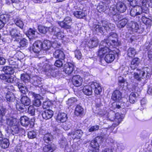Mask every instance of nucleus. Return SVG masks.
Returning a JSON list of instances; mask_svg holds the SVG:
<instances>
[{"instance_id": "obj_11", "label": "nucleus", "mask_w": 152, "mask_h": 152, "mask_svg": "<svg viewBox=\"0 0 152 152\" xmlns=\"http://www.w3.org/2000/svg\"><path fill=\"white\" fill-rule=\"evenodd\" d=\"M42 42L40 41H36L33 44L32 51L35 53H38L42 48Z\"/></svg>"}, {"instance_id": "obj_50", "label": "nucleus", "mask_w": 152, "mask_h": 152, "mask_svg": "<svg viewBox=\"0 0 152 152\" xmlns=\"http://www.w3.org/2000/svg\"><path fill=\"white\" fill-rule=\"evenodd\" d=\"M117 9L114 7H111L109 10L108 14L110 16H114L117 14Z\"/></svg>"}, {"instance_id": "obj_13", "label": "nucleus", "mask_w": 152, "mask_h": 152, "mask_svg": "<svg viewBox=\"0 0 152 152\" xmlns=\"http://www.w3.org/2000/svg\"><path fill=\"white\" fill-rule=\"evenodd\" d=\"M149 70L148 68H144L141 70H138L139 74L142 77V78H145V77L147 78L149 77L150 74L148 72V70Z\"/></svg>"}, {"instance_id": "obj_17", "label": "nucleus", "mask_w": 152, "mask_h": 152, "mask_svg": "<svg viewBox=\"0 0 152 152\" xmlns=\"http://www.w3.org/2000/svg\"><path fill=\"white\" fill-rule=\"evenodd\" d=\"M53 53V56L56 58L63 60L65 58V55L64 52L59 49L55 50Z\"/></svg>"}, {"instance_id": "obj_49", "label": "nucleus", "mask_w": 152, "mask_h": 152, "mask_svg": "<svg viewBox=\"0 0 152 152\" xmlns=\"http://www.w3.org/2000/svg\"><path fill=\"white\" fill-rule=\"evenodd\" d=\"M89 148L98 150L99 145L98 142L94 140L91 142L89 145Z\"/></svg>"}, {"instance_id": "obj_54", "label": "nucleus", "mask_w": 152, "mask_h": 152, "mask_svg": "<svg viewBox=\"0 0 152 152\" xmlns=\"http://www.w3.org/2000/svg\"><path fill=\"white\" fill-rule=\"evenodd\" d=\"M37 136L36 132L34 131H30L28 132V136L29 139H34Z\"/></svg>"}, {"instance_id": "obj_5", "label": "nucleus", "mask_w": 152, "mask_h": 152, "mask_svg": "<svg viewBox=\"0 0 152 152\" xmlns=\"http://www.w3.org/2000/svg\"><path fill=\"white\" fill-rule=\"evenodd\" d=\"M42 49L44 50H47L49 49L51 45L52 47L55 49L56 48H58L59 45L56 44L55 43H53L52 45L51 42L49 40H45L43 43L42 42Z\"/></svg>"}, {"instance_id": "obj_61", "label": "nucleus", "mask_w": 152, "mask_h": 152, "mask_svg": "<svg viewBox=\"0 0 152 152\" xmlns=\"http://www.w3.org/2000/svg\"><path fill=\"white\" fill-rule=\"evenodd\" d=\"M99 126L97 125L91 126L88 130L90 132H92L98 130L99 129Z\"/></svg>"}, {"instance_id": "obj_38", "label": "nucleus", "mask_w": 152, "mask_h": 152, "mask_svg": "<svg viewBox=\"0 0 152 152\" xmlns=\"http://www.w3.org/2000/svg\"><path fill=\"white\" fill-rule=\"evenodd\" d=\"M73 14L75 16L78 18H83L85 17L86 15L82 11H76L74 12Z\"/></svg>"}, {"instance_id": "obj_35", "label": "nucleus", "mask_w": 152, "mask_h": 152, "mask_svg": "<svg viewBox=\"0 0 152 152\" xmlns=\"http://www.w3.org/2000/svg\"><path fill=\"white\" fill-rule=\"evenodd\" d=\"M37 32L35 30L29 28V29L26 32V34L29 39H32L35 37V33Z\"/></svg>"}, {"instance_id": "obj_14", "label": "nucleus", "mask_w": 152, "mask_h": 152, "mask_svg": "<svg viewBox=\"0 0 152 152\" xmlns=\"http://www.w3.org/2000/svg\"><path fill=\"white\" fill-rule=\"evenodd\" d=\"M81 78L79 75H75L73 76L72 79V82L73 84L76 87H78L82 85Z\"/></svg>"}, {"instance_id": "obj_31", "label": "nucleus", "mask_w": 152, "mask_h": 152, "mask_svg": "<svg viewBox=\"0 0 152 152\" xmlns=\"http://www.w3.org/2000/svg\"><path fill=\"white\" fill-rule=\"evenodd\" d=\"M26 106L22 103H17L16 107L17 109L21 113L26 112L27 110Z\"/></svg>"}, {"instance_id": "obj_40", "label": "nucleus", "mask_w": 152, "mask_h": 152, "mask_svg": "<svg viewBox=\"0 0 152 152\" xmlns=\"http://www.w3.org/2000/svg\"><path fill=\"white\" fill-rule=\"evenodd\" d=\"M1 145L2 148H7L9 146V140L7 139H4L1 140Z\"/></svg>"}, {"instance_id": "obj_8", "label": "nucleus", "mask_w": 152, "mask_h": 152, "mask_svg": "<svg viewBox=\"0 0 152 152\" xmlns=\"http://www.w3.org/2000/svg\"><path fill=\"white\" fill-rule=\"evenodd\" d=\"M115 40V38H112L111 37H108V39H104L102 41L103 42H104L107 43V45L109 46L111 45L113 47H115L116 46H118L119 45V43L118 42V40L117 38V41H115V42L113 40Z\"/></svg>"}, {"instance_id": "obj_46", "label": "nucleus", "mask_w": 152, "mask_h": 152, "mask_svg": "<svg viewBox=\"0 0 152 152\" xmlns=\"http://www.w3.org/2000/svg\"><path fill=\"white\" fill-rule=\"evenodd\" d=\"M50 28H47L42 26H38V29L39 31L41 33L45 34L46 33L48 30L50 31Z\"/></svg>"}, {"instance_id": "obj_9", "label": "nucleus", "mask_w": 152, "mask_h": 152, "mask_svg": "<svg viewBox=\"0 0 152 152\" xmlns=\"http://www.w3.org/2000/svg\"><path fill=\"white\" fill-rule=\"evenodd\" d=\"M91 87H92V89H94V92L95 94L97 95L100 94L102 89L99 83L96 82H92Z\"/></svg>"}, {"instance_id": "obj_62", "label": "nucleus", "mask_w": 152, "mask_h": 152, "mask_svg": "<svg viewBox=\"0 0 152 152\" xmlns=\"http://www.w3.org/2000/svg\"><path fill=\"white\" fill-rule=\"evenodd\" d=\"M75 57L78 59H80L82 58V54L79 50H77L75 51Z\"/></svg>"}, {"instance_id": "obj_30", "label": "nucleus", "mask_w": 152, "mask_h": 152, "mask_svg": "<svg viewBox=\"0 0 152 152\" xmlns=\"http://www.w3.org/2000/svg\"><path fill=\"white\" fill-rule=\"evenodd\" d=\"M2 70L7 74H12L15 72L14 69L12 67L7 66L4 67Z\"/></svg>"}, {"instance_id": "obj_6", "label": "nucleus", "mask_w": 152, "mask_h": 152, "mask_svg": "<svg viewBox=\"0 0 152 152\" xmlns=\"http://www.w3.org/2000/svg\"><path fill=\"white\" fill-rule=\"evenodd\" d=\"M83 134V132L80 129L75 130L72 131L71 132L68 134V135L70 136L72 138L80 139L82 137Z\"/></svg>"}, {"instance_id": "obj_37", "label": "nucleus", "mask_w": 152, "mask_h": 152, "mask_svg": "<svg viewBox=\"0 0 152 152\" xmlns=\"http://www.w3.org/2000/svg\"><path fill=\"white\" fill-rule=\"evenodd\" d=\"M17 122L16 119L12 118H7V124L8 125L10 126H14L17 124Z\"/></svg>"}, {"instance_id": "obj_22", "label": "nucleus", "mask_w": 152, "mask_h": 152, "mask_svg": "<svg viewBox=\"0 0 152 152\" xmlns=\"http://www.w3.org/2000/svg\"><path fill=\"white\" fill-rule=\"evenodd\" d=\"M16 85L18 87L19 91L21 93L26 94V92H27L28 89L26 86L24 84L18 82L16 83Z\"/></svg>"}, {"instance_id": "obj_28", "label": "nucleus", "mask_w": 152, "mask_h": 152, "mask_svg": "<svg viewBox=\"0 0 152 152\" xmlns=\"http://www.w3.org/2000/svg\"><path fill=\"white\" fill-rule=\"evenodd\" d=\"M106 3V1H102L99 4V5L97 7V10L98 12H104L106 13L107 12L106 11V5L105 4Z\"/></svg>"}, {"instance_id": "obj_32", "label": "nucleus", "mask_w": 152, "mask_h": 152, "mask_svg": "<svg viewBox=\"0 0 152 152\" xmlns=\"http://www.w3.org/2000/svg\"><path fill=\"white\" fill-rule=\"evenodd\" d=\"M115 58V56L113 54L108 53L106 55L104 59L107 63H109L112 62Z\"/></svg>"}, {"instance_id": "obj_26", "label": "nucleus", "mask_w": 152, "mask_h": 152, "mask_svg": "<svg viewBox=\"0 0 152 152\" xmlns=\"http://www.w3.org/2000/svg\"><path fill=\"white\" fill-rule=\"evenodd\" d=\"M83 91L84 94L87 96L91 95L92 93V87H91V83L90 86H86L83 89Z\"/></svg>"}, {"instance_id": "obj_20", "label": "nucleus", "mask_w": 152, "mask_h": 152, "mask_svg": "<svg viewBox=\"0 0 152 152\" xmlns=\"http://www.w3.org/2000/svg\"><path fill=\"white\" fill-rule=\"evenodd\" d=\"M128 25L132 30L133 31L135 32H140V29L139 28V26L137 23L134 21H131L128 23Z\"/></svg>"}, {"instance_id": "obj_60", "label": "nucleus", "mask_w": 152, "mask_h": 152, "mask_svg": "<svg viewBox=\"0 0 152 152\" xmlns=\"http://www.w3.org/2000/svg\"><path fill=\"white\" fill-rule=\"evenodd\" d=\"M112 105L113 106L115 109L117 108L118 109H119L123 107V105L121 104L120 102L117 103L116 102H115L112 104Z\"/></svg>"}, {"instance_id": "obj_44", "label": "nucleus", "mask_w": 152, "mask_h": 152, "mask_svg": "<svg viewBox=\"0 0 152 152\" xmlns=\"http://www.w3.org/2000/svg\"><path fill=\"white\" fill-rule=\"evenodd\" d=\"M10 18V15L7 14H3L0 15V20L4 24L9 21Z\"/></svg>"}, {"instance_id": "obj_48", "label": "nucleus", "mask_w": 152, "mask_h": 152, "mask_svg": "<svg viewBox=\"0 0 152 152\" xmlns=\"http://www.w3.org/2000/svg\"><path fill=\"white\" fill-rule=\"evenodd\" d=\"M50 29L51 30L50 31L56 36H59L60 35V29L57 27L54 26L51 28H50Z\"/></svg>"}, {"instance_id": "obj_41", "label": "nucleus", "mask_w": 152, "mask_h": 152, "mask_svg": "<svg viewBox=\"0 0 152 152\" xmlns=\"http://www.w3.org/2000/svg\"><path fill=\"white\" fill-rule=\"evenodd\" d=\"M128 20L126 18L122 19L118 22V27L119 28H122L124 27L128 22Z\"/></svg>"}, {"instance_id": "obj_19", "label": "nucleus", "mask_w": 152, "mask_h": 152, "mask_svg": "<svg viewBox=\"0 0 152 152\" xmlns=\"http://www.w3.org/2000/svg\"><path fill=\"white\" fill-rule=\"evenodd\" d=\"M53 114V112L51 110H46L43 112L42 114L43 118L46 120L51 118Z\"/></svg>"}, {"instance_id": "obj_18", "label": "nucleus", "mask_w": 152, "mask_h": 152, "mask_svg": "<svg viewBox=\"0 0 152 152\" xmlns=\"http://www.w3.org/2000/svg\"><path fill=\"white\" fill-rule=\"evenodd\" d=\"M56 149V145L53 144H49L44 146L43 148L44 152H53Z\"/></svg>"}, {"instance_id": "obj_47", "label": "nucleus", "mask_w": 152, "mask_h": 152, "mask_svg": "<svg viewBox=\"0 0 152 152\" xmlns=\"http://www.w3.org/2000/svg\"><path fill=\"white\" fill-rule=\"evenodd\" d=\"M20 79L25 83L28 82L30 80L29 76L26 74H23L21 75Z\"/></svg>"}, {"instance_id": "obj_10", "label": "nucleus", "mask_w": 152, "mask_h": 152, "mask_svg": "<svg viewBox=\"0 0 152 152\" xmlns=\"http://www.w3.org/2000/svg\"><path fill=\"white\" fill-rule=\"evenodd\" d=\"M74 65L71 63H67L64 65V71L66 74L70 75L74 70Z\"/></svg>"}, {"instance_id": "obj_23", "label": "nucleus", "mask_w": 152, "mask_h": 152, "mask_svg": "<svg viewBox=\"0 0 152 152\" xmlns=\"http://www.w3.org/2000/svg\"><path fill=\"white\" fill-rule=\"evenodd\" d=\"M122 98L121 93L118 90L114 91L112 94V99L115 101H118Z\"/></svg>"}, {"instance_id": "obj_59", "label": "nucleus", "mask_w": 152, "mask_h": 152, "mask_svg": "<svg viewBox=\"0 0 152 152\" xmlns=\"http://www.w3.org/2000/svg\"><path fill=\"white\" fill-rule=\"evenodd\" d=\"M138 88L136 87L135 89V91L137 90V89ZM140 93V91H138V92H132L130 94L129 97V98H131V97H133V98H135L136 99V97L138 96L139 95V94Z\"/></svg>"}, {"instance_id": "obj_63", "label": "nucleus", "mask_w": 152, "mask_h": 152, "mask_svg": "<svg viewBox=\"0 0 152 152\" xmlns=\"http://www.w3.org/2000/svg\"><path fill=\"white\" fill-rule=\"evenodd\" d=\"M94 140L98 142V144H101L103 141L104 139L103 137L102 136H98L96 137Z\"/></svg>"}, {"instance_id": "obj_43", "label": "nucleus", "mask_w": 152, "mask_h": 152, "mask_svg": "<svg viewBox=\"0 0 152 152\" xmlns=\"http://www.w3.org/2000/svg\"><path fill=\"white\" fill-rule=\"evenodd\" d=\"M127 55L129 57H134L136 54V51L133 48H129L127 50Z\"/></svg>"}, {"instance_id": "obj_42", "label": "nucleus", "mask_w": 152, "mask_h": 152, "mask_svg": "<svg viewBox=\"0 0 152 152\" xmlns=\"http://www.w3.org/2000/svg\"><path fill=\"white\" fill-rule=\"evenodd\" d=\"M142 20L144 23L146 25H151V19L148 18L145 16L144 14H142Z\"/></svg>"}, {"instance_id": "obj_51", "label": "nucleus", "mask_w": 152, "mask_h": 152, "mask_svg": "<svg viewBox=\"0 0 152 152\" xmlns=\"http://www.w3.org/2000/svg\"><path fill=\"white\" fill-rule=\"evenodd\" d=\"M6 112V109L4 107L0 109V121H2L4 120V117Z\"/></svg>"}, {"instance_id": "obj_2", "label": "nucleus", "mask_w": 152, "mask_h": 152, "mask_svg": "<svg viewBox=\"0 0 152 152\" xmlns=\"http://www.w3.org/2000/svg\"><path fill=\"white\" fill-rule=\"evenodd\" d=\"M53 66L50 63H45L42 67V71L48 77H55L56 76V73L53 69Z\"/></svg>"}, {"instance_id": "obj_36", "label": "nucleus", "mask_w": 152, "mask_h": 152, "mask_svg": "<svg viewBox=\"0 0 152 152\" xmlns=\"http://www.w3.org/2000/svg\"><path fill=\"white\" fill-rule=\"evenodd\" d=\"M75 113L77 116H81L83 114V109L81 106L77 105L75 108Z\"/></svg>"}, {"instance_id": "obj_57", "label": "nucleus", "mask_w": 152, "mask_h": 152, "mask_svg": "<svg viewBox=\"0 0 152 152\" xmlns=\"http://www.w3.org/2000/svg\"><path fill=\"white\" fill-rule=\"evenodd\" d=\"M35 110L33 105H30L28 108V112L31 115H34L35 114Z\"/></svg>"}, {"instance_id": "obj_45", "label": "nucleus", "mask_w": 152, "mask_h": 152, "mask_svg": "<svg viewBox=\"0 0 152 152\" xmlns=\"http://www.w3.org/2000/svg\"><path fill=\"white\" fill-rule=\"evenodd\" d=\"M14 22L16 25L19 27L20 28L22 29L23 28L24 24L22 20L19 18H16L14 19Z\"/></svg>"}, {"instance_id": "obj_3", "label": "nucleus", "mask_w": 152, "mask_h": 152, "mask_svg": "<svg viewBox=\"0 0 152 152\" xmlns=\"http://www.w3.org/2000/svg\"><path fill=\"white\" fill-rule=\"evenodd\" d=\"M100 44L101 46L99 47L97 54L99 57L102 58L105 54L109 52L110 49L109 48V46L105 41H101Z\"/></svg>"}, {"instance_id": "obj_27", "label": "nucleus", "mask_w": 152, "mask_h": 152, "mask_svg": "<svg viewBox=\"0 0 152 152\" xmlns=\"http://www.w3.org/2000/svg\"><path fill=\"white\" fill-rule=\"evenodd\" d=\"M0 78L8 83H13L14 80V77L13 76H7L4 74L0 75Z\"/></svg>"}, {"instance_id": "obj_52", "label": "nucleus", "mask_w": 152, "mask_h": 152, "mask_svg": "<svg viewBox=\"0 0 152 152\" xmlns=\"http://www.w3.org/2000/svg\"><path fill=\"white\" fill-rule=\"evenodd\" d=\"M77 102V99L75 98H71L68 99L66 102L67 104L70 106L75 104Z\"/></svg>"}, {"instance_id": "obj_4", "label": "nucleus", "mask_w": 152, "mask_h": 152, "mask_svg": "<svg viewBox=\"0 0 152 152\" xmlns=\"http://www.w3.org/2000/svg\"><path fill=\"white\" fill-rule=\"evenodd\" d=\"M72 21L70 17H67L65 18L63 21L58 22V24L62 28L69 29L71 27Z\"/></svg>"}, {"instance_id": "obj_53", "label": "nucleus", "mask_w": 152, "mask_h": 152, "mask_svg": "<svg viewBox=\"0 0 152 152\" xmlns=\"http://www.w3.org/2000/svg\"><path fill=\"white\" fill-rule=\"evenodd\" d=\"M14 98V95L12 93H8V92L6 95L5 98L7 101L10 102H12Z\"/></svg>"}, {"instance_id": "obj_21", "label": "nucleus", "mask_w": 152, "mask_h": 152, "mask_svg": "<svg viewBox=\"0 0 152 152\" xmlns=\"http://www.w3.org/2000/svg\"><path fill=\"white\" fill-rule=\"evenodd\" d=\"M116 8L117 10L121 12H125L126 9V5L122 2H118L117 3Z\"/></svg>"}, {"instance_id": "obj_25", "label": "nucleus", "mask_w": 152, "mask_h": 152, "mask_svg": "<svg viewBox=\"0 0 152 152\" xmlns=\"http://www.w3.org/2000/svg\"><path fill=\"white\" fill-rule=\"evenodd\" d=\"M9 29L10 34L12 37L15 38L20 36L19 32L16 28L10 27Z\"/></svg>"}, {"instance_id": "obj_12", "label": "nucleus", "mask_w": 152, "mask_h": 152, "mask_svg": "<svg viewBox=\"0 0 152 152\" xmlns=\"http://www.w3.org/2000/svg\"><path fill=\"white\" fill-rule=\"evenodd\" d=\"M99 41L96 37L91 38L88 42V45L90 48H93L97 47Z\"/></svg>"}, {"instance_id": "obj_7", "label": "nucleus", "mask_w": 152, "mask_h": 152, "mask_svg": "<svg viewBox=\"0 0 152 152\" xmlns=\"http://www.w3.org/2000/svg\"><path fill=\"white\" fill-rule=\"evenodd\" d=\"M144 13V12H142L141 7L138 6L133 7L130 12V15L133 17L140 15Z\"/></svg>"}, {"instance_id": "obj_64", "label": "nucleus", "mask_w": 152, "mask_h": 152, "mask_svg": "<svg viewBox=\"0 0 152 152\" xmlns=\"http://www.w3.org/2000/svg\"><path fill=\"white\" fill-rule=\"evenodd\" d=\"M63 64V63L62 61L60 60H56L54 63V65L56 66L59 67H61Z\"/></svg>"}, {"instance_id": "obj_34", "label": "nucleus", "mask_w": 152, "mask_h": 152, "mask_svg": "<svg viewBox=\"0 0 152 152\" xmlns=\"http://www.w3.org/2000/svg\"><path fill=\"white\" fill-rule=\"evenodd\" d=\"M22 104L26 106H29L31 103L30 99L26 96H22L20 99Z\"/></svg>"}, {"instance_id": "obj_33", "label": "nucleus", "mask_w": 152, "mask_h": 152, "mask_svg": "<svg viewBox=\"0 0 152 152\" xmlns=\"http://www.w3.org/2000/svg\"><path fill=\"white\" fill-rule=\"evenodd\" d=\"M20 121L21 125L24 126H26L29 124V118L26 116H24L21 117Z\"/></svg>"}, {"instance_id": "obj_39", "label": "nucleus", "mask_w": 152, "mask_h": 152, "mask_svg": "<svg viewBox=\"0 0 152 152\" xmlns=\"http://www.w3.org/2000/svg\"><path fill=\"white\" fill-rule=\"evenodd\" d=\"M43 140L46 143H48L53 140V136L50 133L45 134L43 137Z\"/></svg>"}, {"instance_id": "obj_58", "label": "nucleus", "mask_w": 152, "mask_h": 152, "mask_svg": "<svg viewBox=\"0 0 152 152\" xmlns=\"http://www.w3.org/2000/svg\"><path fill=\"white\" fill-rule=\"evenodd\" d=\"M42 104V102L40 99L35 98L33 102V104L34 106L37 107L40 106Z\"/></svg>"}, {"instance_id": "obj_16", "label": "nucleus", "mask_w": 152, "mask_h": 152, "mask_svg": "<svg viewBox=\"0 0 152 152\" xmlns=\"http://www.w3.org/2000/svg\"><path fill=\"white\" fill-rule=\"evenodd\" d=\"M67 118V115L66 113L59 112L57 116L56 120L59 123H64L66 121Z\"/></svg>"}, {"instance_id": "obj_1", "label": "nucleus", "mask_w": 152, "mask_h": 152, "mask_svg": "<svg viewBox=\"0 0 152 152\" xmlns=\"http://www.w3.org/2000/svg\"><path fill=\"white\" fill-rule=\"evenodd\" d=\"M102 23V25L94 24L92 27L93 30L97 34L100 33L104 34L106 31H112L113 29V25L109 23L107 21L103 20Z\"/></svg>"}, {"instance_id": "obj_24", "label": "nucleus", "mask_w": 152, "mask_h": 152, "mask_svg": "<svg viewBox=\"0 0 152 152\" xmlns=\"http://www.w3.org/2000/svg\"><path fill=\"white\" fill-rule=\"evenodd\" d=\"M140 63V59L138 58H135L132 60L131 62L130 67L132 69H135L137 67Z\"/></svg>"}, {"instance_id": "obj_56", "label": "nucleus", "mask_w": 152, "mask_h": 152, "mask_svg": "<svg viewBox=\"0 0 152 152\" xmlns=\"http://www.w3.org/2000/svg\"><path fill=\"white\" fill-rule=\"evenodd\" d=\"M19 44L20 47H23L26 46L28 45V40L26 39L23 38L20 40L19 42Z\"/></svg>"}, {"instance_id": "obj_15", "label": "nucleus", "mask_w": 152, "mask_h": 152, "mask_svg": "<svg viewBox=\"0 0 152 152\" xmlns=\"http://www.w3.org/2000/svg\"><path fill=\"white\" fill-rule=\"evenodd\" d=\"M115 123L112 124L111 126L112 128L118 126L123 119V117L121 116L118 113H115Z\"/></svg>"}, {"instance_id": "obj_29", "label": "nucleus", "mask_w": 152, "mask_h": 152, "mask_svg": "<svg viewBox=\"0 0 152 152\" xmlns=\"http://www.w3.org/2000/svg\"><path fill=\"white\" fill-rule=\"evenodd\" d=\"M115 115V113L113 111H111L108 113V115L107 114V115H104V117L107 120L114 121Z\"/></svg>"}, {"instance_id": "obj_55", "label": "nucleus", "mask_w": 152, "mask_h": 152, "mask_svg": "<svg viewBox=\"0 0 152 152\" xmlns=\"http://www.w3.org/2000/svg\"><path fill=\"white\" fill-rule=\"evenodd\" d=\"M118 80L119 85L122 87L124 86V84L126 82V80L121 76H119L118 77Z\"/></svg>"}]
</instances>
